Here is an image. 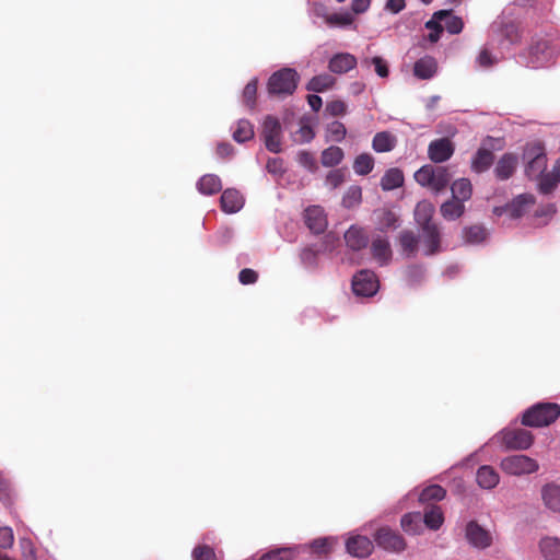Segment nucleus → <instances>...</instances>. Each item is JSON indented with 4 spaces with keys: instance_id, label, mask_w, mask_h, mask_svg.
Listing matches in <instances>:
<instances>
[{
    "instance_id": "obj_25",
    "label": "nucleus",
    "mask_w": 560,
    "mask_h": 560,
    "mask_svg": "<svg viewBox=\"0 0 560 560\" xmlns=\"http://www.w3.org/2000/svg\"><path fill=\"white\" fill-rule=\"evenodd\" d=\"M434 18L445 27L451 34H458L462 32L464 23L460 18L453 15L448 10H441L434 13Z\"/></svg>"
},
{
    "instance_id": "obj_15",
    "label": "nucleus",
    "mask_w": 560,
    "mask_h": 560,
    "mask_svg": "<svg viewBox=\"0 0 560 560\" xmlns=\"http://www.w3.org/2000/svg\"><path fill=\"white\" fill-rule=\"evenodd\" d=\"M518 165V158L515 153H504L495 164L494 175L499 180H508L513 176Z\"/></svg>"
},
{
    "instance_id": "obj_29",
    "label": "nucleus",
    "mask_w": 560,
    "mask_h": 560,
    "mask_svg": "<svg viewBox=\"0 0 560 560\" xmlns=\"http://www.w3.org/2000/svg\"><path fill=\"white\" fill-rule=\"evenodd\" d=\"M441 215L447 221L459 219L465 212V205L463 201L452 198L441 205Z\"/></svg>"
},
{
    "instance_id": "obj_24",
    "label": "nucleus",
    "mask_w": 560,
    "mask_h": 560,
    "mask_svg": "<svg viewBox=\"0 0 560 560\" xmlns=\"http://www.w3.org/2000/svg\"><path fill=\"white\" fill-rule=\"evenodd\" d=\"M436 60L431 56L420 58L413 66V74L421 80L431 79L436 73Z\"/></svg>"
},
{
    "instance_id": "obj_45",
    "label": "nucleus",
    "mask_w": 560,
    "mask_h": 560,
    "mask_svg": "<svg viewBox=\"0 0 560 560\" xmlns=\"http://www.w3.org/2000/svg\"><path fill=\"white\" fill-rule=\"evenodd\" d=\"M362 200V189L360 186L353 185L350 186L343 195L342 206L345 208H353L360 205Z\"/></svg>"
},
{
    "instance_id": "obj_17",
    "label": "nucleus",
    "mask_w": 560,
    "mask_h": 560,
    "mask_svg": "<svg viewBox=\"0 0 560 560\" xmlns=\"http://www.w3.org/2000/svg\"><path fill=\"white\" fill-rule=\"evenodd\" d=\"M346 548L347 551L353 557L366 558L372 553L374 545L368 537L357 535L348 538Z\"/></svg>"
},
{
    "instance_id": "obj_35",
    "label": "nucleus",
    "mask_w": 560,
    "mask_h": 560,
    "mask_svg": "<svg viewBox=\"0 0 560 560\" xmlns=\"http://www.w3.org/2000/svg\"><path fill=\"white\" fill-rule=\"evenodd\" d=\"M401 528L410 535L420 534L422 530V515L420 512L405 514L400 521Z\"/></svg>"
},
{
    "instance_id": "obj_34",
    "label": "nucleus",
    "mask_w": 560,
    "mask_h": 560,
    "mask_svg": "<svg viewBox=\"0 0 560 560\" xmlns=\"http://www.w3.org/2000/svg\"><path fill=\"white\" fill-rule=\"evenodd\" d=\"M197 187L201 194L210 196L222 189V183L219 176L214 174H206L198 180Z\"/></svg>"
},
{
    "instance_id": "obj_16",
    "label": "nucleus",
    "mask_w": 560,
    "mask_h": 560,
    "mask_svg": "<svg viewBox=\"0 0 560 560\" xmlns=\"http://www.w3.org/2000/svg\"><path fill=\"white\" fill-rule=\"evenodd\" d=\"M466 538L469 544L476 548L485 549L492 542L489 532L480 527L476 522L471 521L466 526Z\"/></svg>"
},
{
    "instance_id": "obj_19",
    "label": "nucleus",
    "mask_w": 560,
    "mask_h": 560,
    "mask_svg": "<svg viewBox=\"0 0 560 560\" xmlns=\"http://www.w3.org/2000/svg\"><path fill=\"white\" fill-rule=\"evenodd\" d=\"M357 66V58L349 52H340L332 56L328 69L337 74L347 73Z\"/></svg>"
},
{
    "instance_id": "obj_46",
    "label": "nucleus",
    "mask_w": 560,
    "mask_h": 560,
    "mask_svg": "<svg viewBox=\"0 0 560 560\" xmlns=\"http://www.w3.org/2000/svg\"><path fill=\"white\" fill-rule=\"evenodd\" d=\"M362 66L370 68L374 66V70L381 78H387L389 74L388 65L382 57L375 56L373 58H364L361 61Z\"/></svg>"
},
{
    "instance_id": "obj_4",
    "label": "nucleus",
    "mask_w": 560,
    "mask_h": 560,
    "mask_svg": "<svg viewBox=\"0 0 560 560\" xmlns=\"http://www.w3.org/2000/svg\"><path fill=\"white\" fill-rule=\"evenodd\" d=\"M451 177L447 167L431 164L423 165L415 173V179L419 185L429 187L435 192L444 190L448 186Z\"/></svg>"
},
{
    "instance_id": "obj_50",
    "label": "nucleus",
    "mask_w": 560,
    "mask_h": 560,
    "mask_svg": "<svg viewBox=\"0 0 560 560\" xmlns=\"http://www.w3.org/2000/svg\"><path fill=\"white\" fill-rule=\"evenodd\" d=\"M326 22L330 26H348L353 23V16L348 12L334 13L326 18Z\"/></svg>"
},
{
    "instance_id": "obj_47",
    "label": "nucleus",
    "mask_w": 560,
    "mask_h": 560,
    "mask_svg": "<svg viewBox=\"0 0 560 560\" xmlns=\"http://www.w3.org/2000/svg\"><path fill=\"white\" fill-rule=\"evenodd\" d=\"M559 183L560 182H558L551 172L544 173L539 176L538 190L542 195H549L556 189Z\"/></svg>"
},
{
    "instance_id": "obj_51",
    "label": "nucleus",
    "mask_w": 560,
    "mask_h": 560,
    "mask_svg": "<svg viewBox=\"0 0 560 560\" xmlns=\"http://www.w3.org/2000/svg\"><path fill=\"white\" fill-rule=\"evenodd\" d=\"M296 161L310 172H316L318 168L315 156L308 151H300L296 154Z\"/></svg>"
},
{
    "instance_id": "obj_48",
    "label": "nucleus",
    "mask_w": 560,
    "mask_h": 560,
    "mask_svg": "<svg viewBox=\"0 0 560 560\" xmlns=\"http://www.w3.org/2000/svg\"><path fill=\"white\" fill-rule=\"evenodd\" d=\"M257 85L258 80L256 78L252 79L243 90V102L249 108H254L256 104V95H257Z\"/></svg>"
},
{
    "instance_id": "obj_12",
    "label": "nucleus",
    "mask_w": 560,
    "mask_h": 560,
    "mask_svg": "<svg viewBox=\"0 0 560 560\" xmlns=\"http://www.w3.org/2000/svg\"><path fill=\"white\" fill-rule=\"evenodd\" d=\"M455 152V145L448 138L431 141L428 147V156L433 163H443L450 160Z\"/></svg>"
},
{
    "instance_id": "obj_23",
    "label": "nucleus",
    "mask_w": 560,
    "mask_h": 560,
    "mask_svg": "<svg viewBox=\"0 0 560 560\" xmlns=\"http://www.w3.org/2000/svg\"><path fill=\"white\" fill-rule=\"evenodd\" d=\"M541 499L549 511L560 513V485L555 482L546 483L541 488Z\"/></svg>"
},
{
    "instance_id": "obj_9",
    "label": "nucleus",
    "mask_w": 560,
    "mask_h": 560,
    "mask_svg": "<svg viewBox=\"0 0 560 560\" xmlns=\"http://www.w3.org/2000/svg\"><path fill=\"white\" fill-rule=\"evenodd\" d=\"M282 128L278 118L269 115L262 122L261 136L268 151L279 153L281 151Z\"/></svg>"
},
{
    "instance_id": "obj_13",
    "label": "nucleus",
    "mask_w": 560,
    "mask_h": 560,
    "mask_svg": "<svg viewBox=\"0 0 560 560\" xmlns=\"http://www.w3.org/2000/svg\"><path fill=\"white\" fill-rule=\"evenodd\" d=\"M421 234L419 243L424 247V254L428 256L434 255L440 252L441 247V232L438 224L420 226Z\"/></svg>"
},
{
    "instance_id": "obj_5",
    "label": "nucleus",
    "mask_w": 560,
    "mask_h": 560,
    "mask_svg": "<svg viewBox=\"0 0 560 560\" xmlns=\"http://www.w3.org/2000/svg\"><path fill=\"white\" fill-rule=\"evenodd\" d=\"M524 158L528 160L525 167L526 176L537 178L544 174L547 167V156L540 142L528 144L524 151Z\"/></svg>"
},
{
    "instance_id": "obj_60",
    "label": "nucleus",
    "mask_w": 560,
    "mask_h": 560,
    "mask_svg": "<svg viewBox=\"0 0 560 560\" xmlns=\"http://www.w3.org/2000/svg\"><path fill=\"white\" fill-rule=\"evenodd\" d=\"M266 168L271 174L282 175L284 172L282 159H280V158L269 159L267 161Z\"/></svg>"
},
{
    "instance_id": "obj_36",
    "label": "nucleus",
    "mask_w": 560,
    "mask_h": 560,
    "mask_svg": "<svg viewBox=\"0 0 560 560\" xmlns=\"http://www.w3.org/2000/svg\"><path fill=\"white\" fill-rule=\"evenodd\" d=\"M452 198L460 200L463 202L469 200L472 195V186L469 179L460 178L455 180L452 186Z\"/></svg>"
},
{
    "instance_id": "obj_11",
    "label": "nucleus",
    "mask_w": 560,
    "mask_h": 560,
    "mask_svg": "<svg viewBox=\"0 0 560 560\" xmlns=\"http://www.w3.org/2000/svg\"><path fill=\"white\" fill-rule=\"evenodd\" d=\"M378 280L371 270H361L357 272L352 280V290L354 294L361 296H372L377 292Z\"/></svg>"
},
{
    "instance_id": "obj_7",
    "label": "nucleus",
    "mask_w": 560,
    "mask_h": 560,
    "mask_svg": "<svg viewBox=\"0 0 560 560\" xmlns=\"http://www.w3.org/2000/svg\"><path fill=\"white\" fill-rule=\"evenodd\" d=\"M491 142H495V143L500 144L501 140L488 137L485 140L483 145L480 147L477 150V152L474 154V156L471 158V170L475 173H478V174L483 173V172L488 171L491 167V165L493 164L494 154H493L492 150H500L501 145H495Z\"/></svg>"
},
{
    "instance_id": "obj_18",
    "label": "nucleus",
    "mask_w": 560,
    "mask_h": 560,
    "mask_svg": "<svg viewBox=\"0 0 560 560\" xmlns=\"http://www.w3.org/2000/svg\"><path fill=\"white\" fill-rule=\"evenodd\" d=\"M304 220L306 226L315 234L323 233L327 228V219L320 207L313 206L305 210Z\"/></svg>"
},
{
    "instance_id": "obj_63",
    "label": "nucleus",
    "mask_w": 560,
    "mask_h": 560,
    "mask_svg": "<svg viewBox=\"0 0 560 560\" xmlns=\"http://www.w3.org/2000/svg\"><path fill=\"white\" fill-rule=\"evenodd\" d=\"M299 135L303 142H310L315 137V133H314L312 127L308 125H302L299 129Z\"/></svg>"
},
{
    "instance_id": "obj_1",
    "label": "nucleus",
    "mask_w": 560,
    "mask_h": 560,
    "mask_svg": "<svg viewBox=\"0 0 560 560\" xmlns=\"http://www.w3.org/2000/svg\"><path fill=\"white\" fill-rule=\"evenodd\" d=\"M560 52V39L553 34L535 36L528 48L525 66L540 68L552 61Z\"/></svg>"
},
{
    "instance_id": "obj_8",
    "label": "nucleus",
    "mask_w": 560,
    "mask_h": 560,
    "mask_svg": "<svg viewBox=\"0 0 560 560\" xmlns=\"http://www.w3.org/2000/svg\"><path fill=\"white\" fill-rule=\"evenodd\" d=\"M501 440L508 450H527L534 443V435L522 428L504 429L501 431Z\"/></svg>"
},
{
    "instance_id": "obj_26",
    "label": "nucleus",
    "mask_w": 560,
    "mask_h": 560,
    "mask_svg": "<svg viewBox=\"0 0 560 560\" xmlns=\"http://www.w3.org/2000/svg\"><path fill=\"white\" fill-rule=\"evenodd\" d=\"M435 208L432 202L422 200L417 203L415 209V220L419 226H427L435 224L432 221Z\"/></svg>"
},
{
    "instance_id": "obj_56",
    "label": "nucleus",
    "mask_w": 560,
    "mask_h": 560,
    "mask_svg": "<svg viewBox=\"0 0 560 560\" xmlns=\"http://www.w3.org/2000/svg\"><path fill=\"white\" fill-rule=\"evenodd\" d=\"M14 536L10 527H0V548L7 549L13 545Z\"/></svg>"
},
{
    "instance_id": "obj_43",
    "label": "nucleus",
    "mask_w": 560,
    "mask_h": 560,
    "mask_svg": "<svg viewBox=\"0 0 560 560\" xmlns=\"http://www.w3.org/2000/svg\"><path fill=\"white\" fill-rule=\"evenodd\" d=\"M374 167V159L369 153L359 154L353 162V170L358 175H368Z\"/></svg>"
},
{
    "instance_id": "obj_58",
    "label": "nucleus",
    "mask_w": 560,
    "mask_h": 560,
    "mask_svg": "<svg viewBox=\"0 0 560 560\" xmlns=\"http://www.w3.org/2000/svg\"><path fill=\"white\" fill-rule=\"evenodd\" d=\"M477 62L481 68H489L493 66L497 62V60L491 55V52L487 48H485L479 52L477 57Z\"/></svg>"
},
{
    "instance_id": "obj_41",
    "label": "nucleus",
    "mask_w": 560,
    "mask_h": 560,
    "mask_svg": "<svg viewBox=\"0 0 560 560\" xmlns=\"http://www.w3.org/2000/svg\"><path fill=\"white\" fill-rule=\"evenodd\" d=\"M463 237L467 244H479L487 237V231L481 225H471L463 230Z\"/></svg>"
},
{
    "instance_id": "obj_33",
    "label": "nucleus",
    "mask_w": 560,
    "mask_h": 560,
    "mask_svg": "<svg viewBox=\"0 0 560 560\" xmlns=\"http://www.w3.org/2000/svg\"><path fill=\"white\" fill-rule=\"evenodd\" d=\"M402 253L407 257H413L417 254L419 237L410 230H404L398 237Z\"/></svg>"
},
{
    "instance_id": "obj_52",
    "label": "nucleus",
    "mask_w": 560,
    "mask_h": 560,
    "mask_svg": "<svg viewBox=\"0 0 560 560\" xmlns=\"http://www.w3.org/2000/svg\"><path fill=\"white\" fill-rule=\"evenodd\" d=\"M425 27L430 31L428 39L431 43H436L443 32V25L433 15L432 19L425 23Z\"/></svg>"
},
{
    "instance_id": "obj_62",
    "label": "nucleus",
    "mask_w": 560,
    "mask_h": 560,
    "mask_svg": "<svg viewBox=\"0 0 560 560\" xmlns=\"http://www.w3.org/2000/svg\"><path fill=\"white\" fill-rule=\"evenodd\" d=\"M371 4V0H352L351 9L354 13H364Z\"/></svg>"
},
{
    "instance_id": "obj_53",
    "label": "nucleus",
    "mask_w": 560,
    "mask_h": 560,
    "mask_svg": "<svg viewBox=\"0 0 560 560\" xmlns=\"http://www.w3.org/2000/svg\"><path fill=\"white\" fill-rule=\"evenodd\" d=\"M194 560H217L214 550L207 546L200 545L192 550Z\"/></svg>"
},
{
    "instance_id": "obj_49",
    "label": "nucleus",
    "mask_w": 560,
    "mask_h": 560,
    "mask_svg": "<svg viewBox=\"0 0 560 560\" xmlns=\"http://www.w3.org/2000/svg\"><path fill=\"white\" fill-rule=\"evenodd\" d=\"M347 133L346 127L340 121H332L327 127V137L331 141L340 142L345 139Z\"/></svg>"
},
{
    "instance_id": "obj_40",
    "label": "nucleus",
    "mask_w": 560,
    "mask_h": 560,
    "mask_svg": "<svg viewBox=\"0 0 560 560\" xmlns=\"http://www.w3.org/2000/svg\"><path fill=\"white\" fill-rule=\"evenodd\" d=\"M343 159V151L339 147L331 145L322 152L320 161L326 167L338 165Z\"/></svg>"
},
{
    "instance_id": "obj_27",
    "label": "nucleus",
    "mask_w": 560,
    "mask_h": 560,
    "mask_svg": "<svg viewBox=\"0 0 560 560\" xmlns=\"http://www.w3.org/2000/svg\"><path fill=\"white\" fill-rule=\"evenodd\" d=\"M404 173L401 170L397 167L389 168L385 172L383 177L381 178V188L384 191L394 190L404 185Z\"/></svg>"
},
{
    "instance_id": "obj_32",
    "label": "nucleus",
    "mask_w": 560,
    "mask_h": 560,
    "mask_svg": "<svg viewBox=\"0 0 560 560\" xmlns=\"http://www.w3.org/2000/svg\"><path fill=\"white\" fill-rule=\"evenodd\" d=\"M397 143V139L389 131L377 132L372 140V148L378 153L392 151Z\"/></svg>"
},
{
    "instance_id": "obj_14",
    "label": "nucleus",
    "mask_w": 560,
    "mask_h": 560,
    "mask_svg": "<svg viewBox=\"0 0 560 560\" xmlns=\"http://www.w3.org/2000/svg\"><path fill=\"white\" fill-rule=\"evenodd\" d=\"M536 198L532 194H521L508 203L500 212H505L512 219H518L525 214L527 209L533 206Z\"/></svg>"
},
{
    "instance_id": "obj_64",
    "label": "nucleus",
    "mask_w": 560,
    "mask_h": 560,
    "mask_svg": "<svg viewBox=\"0 0 560 560\" xmlns=\"http://www.w3.org/2000/svg\"><path fill=\"white\" fill-rule=\"evenodd\" d=\"M307 103L314 112H318L323 105L322 97L316 94H310L307 96Z\"/></svg>"
},
{
    "instance_id": "obj_55",
    "label": "nucleus",
    "mask_w": 560,
    "mask_h": 560,
    "mask_svg": "<svg viewBox=\"0 0 560 560\" xmlns=\"http://www.w3.org/2000/svg\"><path fill=\"white\" fill-rule=\"evenodd\" d=\"M311 548L315 553L326 555L332 548V540L329 538H318L311 544Z\"/></svg>"
},
{
    "instance_id": "obj_10",
    "label": "nucleus",
    "mask_w": 560,
    "mask_h": 560,
    "mask_svg": "<svg viewBox=\"0 0 560 560\" xmlns=\"http://www.w3.org/2000/svg\"><path fill=\"white\" fill-rule=\"evenodd\" d=\"M374 539L378 547L388 552L399 553L407 547L404 537L388 527L380 528L375 533Z\"/></svg>"
},
{
    "instance_id": "obj_2",
    "label": "nucleus",
    "mask_w": 560,
    "mask_h": 560,
    "mask_svg": "<svg viewBox=\"0 0 560 560\" xmlns=\"http://www.w3.org/2000/svg\"><path fill=\"white\" fill-rule=\"evenodd\" d=\"M560 417V405L556 402H538L526 409L522 416V424L530 428H542L553 423Z\"/></svg>"
},
{
    "instance_id": "obj_42",
    "label": "nucleus",
    "mask_w": 560,
    "mask_h": 560,
    "mask_svg": "<svg viewBox=\"0 0 560 560\" xmlns=\"http://www.w3.org/2000/svg\"><path fill=\"white\" fill-rule=\"evenodd\" d=\"M446 491L443 487L440 485H431L427 488H424L420 495L419 501L422 503H427L430 501H441L445 498Z\"/></svg>"
},
{
    "instance_id": "obj_21",
    "label": "nucleus",
    "mask_w": 560,
    "mask_h": 560,
    "mask_svg": "<svg viewBox=\"0 0 560 560\" xmlns=\"http://www.w3.org/2000/svg\"><path fill=\"white\" fill-rule=\"evenodd\" d=\"M347 246L354 252L365 248L369 244V236L362 228L351 225L345 233Z\"/></svg>"
},
{
    "instance_id": "obj_61",
    "label": "nucleus",
    "mask_w": 560,
    "mask_h": 560,
    "mask_svg": "<svg viewBox=\"0 0 560 560\" xmlns=\"http://www.w3.org/2000/svg\"><path fill=\"white\" fill-rule=\"evenodd\" d=\"M406 8V0H387L385 10L393 14L401 12Z\"/></svg>"
},
{
    "instance_id": "obj_37",
    "label": "nucleus",
    "mask_w": 560,
    "mask_h": 560,
    "mask_svg": "<svg viewBox=\"0 0 560 560\" xmlns=\"http://www.w3.org/2000/svg\"><path fill=\"white\" fill-rule=\"evenodd\" d=\"M335 82H336V79L332 75H330L328 73H323V74L313 77L308 81L306 89L308 91L320 93V92H325V91L329 90L330 88H332Z\"/></svg>"
},
{
    "instance_id": "obj_57",
    "label": "nucleus",
    "mask_w": 560,
    "mask_h": 560,
    "mask_svg": "<svg viewBox=\"0 0 560 560\" xmlns=\"http://www.w3.org/2000/svg\"><path fill=\"white\" fill-rule=\"evenodd\" d=\"M258 273L250 269V268H244L238 273V280L242 284H253L257 281Z\"/></svg>"
},
{
    "instance_id": "obj_28",
    "label": "nucleus",
    "mask_w": 560,
    "mask_h": 560,
    "mask_svg": "<svg viewBox=\"0 0 560 560\" xmlns=\"http://www.w3.org/2000/svg\"><path fill=\"white\" fill-rule=\"evenodd\" d=\"M477 483L483 489H492L499 483V475L491 466L485 465L477 470Z\"/></svg>"
},
{
    "instance_id": "obj_31",
    "label": "nucleus",
    "mask_w": 560,
    "mask_h": 560,
    "mask_svg": "<svg viewBox=\"0 0 560 560\" xmlns=\"http://www.w3.org/2000/svg\"><path fill=\"white\" fill-rule=\"evenodd\" d=\"M539 549L546 560H560V539L558 537L541 538Z\"/></svg>"
},
{
    "instance_id": "obj_20",
    "label": "nucleus",
    "mask_w": 560,
    "mask_h": 560,
    "mask_svg": "<svg viewBox=\"0 0 560 560\" xmlns=\"http://www.w3.org/2000/svg\"><path fill=\"white\" fill-rule=\"evenodd\" d=\"M371 254L381 266H386L392 259L388 240L382 236L374 237L371 244Z\"/></svg>"
},
{
    "instance_id": "obj_6",
    "label": "nucleus",
    "mask_w": 560,
    "mask_h": 560,
    "mask_svg": "<svg viewBox=\"0 0 560 560\" xmlns=\"http://www.w3.org/2000/svg\"><path fill=\"white\" fill-rule=\"evenodd\" d=\"M500 466L504 472L512 476L534 474L539 468L537 460L526 455L508 456L501 460Z\"/></svg>"
},
{
    "instance_id": "obj_59",
    "label": "nucleus",
    "mask_w": 560,
    "mask_h": 560,
    "mask_svg": "<svg viewBox=\"0 0 560 560\" xmlns=\"http://www.w3.org/2000/svg\"><path fill=\"white\" fill-rule=\"evenodd\" d=\"M346 109L347 106L342 101H332L326 106V112L335 117L343 115Z\"/></svg>"
},
{
    "instance_id": "obj_30",
    "label": "nucleus",
    "mask_w": 560,
    "mask_h": 560,
    "mask_svg": "<svg viewBox=\"0 0 560 560\" xmlns=\"http://www.w3.org/2000/svg\"><path fill=\"white\" fill-rule=\"evenodd\" d=\"M444 522V515L440 506L428 505L422 515V524L432 530H438Z\"/></svg>"
},
{
    "instance_id": "obj_3",
    "label": "nucleus",
    "mask_w": 560,
    "mask_h": 560,
    "mask_svg": "<svg viewBox=\"0 0 560 560\" xmlns=\"http://www.w3.org/2000/svg\"><path fill=\"white\" fill-rule=\"evenodd\" d=\"M300 75L293 68H282L273 72L267 83L269 95L285 97L292 95L299 84Z\"/></svg>"
},
{
    "instance_id": "obj_39",
    "label": "nucleus",
    "mask_w": 560,
    "mask_h": 560,
    "mask_svg": "<svg viewBox=\"0 0 560 560\" xmlns=\"http://www.w3.org/2000/svg\"><path fill=\"white\" fill-rule=\"evenodd\" d=\"M375 215L380 231L385 232L397 226L398 217L394 211L389 209H381L375 211Z\"/></svg>"
},
{
    "instance_id": "obj_38",
    "label": "nucleus",
    "mask_w": 560,
    "mask_h": 560,
    "mask_svg": "<svg viewBox=\"0 0 560 560\" xmlns=\"http://www.w3.org/2000/svg\"><path fill=\"white\" fill-rule=\"evenodd\" d=\"M298 555L294 547H280L264 553L258 560H294Z\"/></svg>"
},
{
    "instance_id": "obj_22",
    "label": "nucleus",
    "mask_w": 560,
    "mask_h": 560,
    "mask_svg": "<svg viewBox=\"0 0 560 560\" xmlns=\"http://www.w3.org/2000/svg\"><path fill=\"white\" fill-rule=\"evenodd\" d=\"M221 208L226 213H235L244 206V198L241 192L234 188L225 189L220 198Z\"/></svg>"
},
{
    "instance_id": "obj_54",
    "label": "nucleus",
    "mask_w": 560,
    "mask_h": 560,
    "mask_svg": "<svg viewBox=\"0 0 560 560\" xmlns=\"http://www.w3.org/2000/svg\"><path fill=\"white\" fill-rule=\"evenodd\" d=\"M345 182V172L340 168L330 171L326 176V185L335 189Z\"/></svg>"
},
{
    "instance_id": "obj_44",
    "label": "nucleus",
    "mask_w": 560,
    "mask_h": 560,
    "mask_svg": "<svg viewBox=\"0 0 560 560\" xmlns=\"http://www.w3.org/2000/svg\"><path fill=\"white\" fill-rule=\"evenodd\" d=\"M253 125L246 119L238 120L236 129L233 132V139L240 143H243L245 141L253 139Z\"/></svg>"
}]
</instances>
